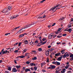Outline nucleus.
Instances as JSON below:
<instances>
[{
    "instance_id": "f257e3e1",
    "label": "nucleus",
    "mask_w": 73,
    "mask_h": 73,
    "mask_svg": "<svg viewBox=\"0 0 73 73\" xmlns=\"http://www.w3.org/2000/svg\"><path fill=\"white\" fill-rule=\"evenodd\" d=\"M57 7H61L60 5L58 4L56 6H55L54 7L51 8L50 10V11H52V12H55V11H56L57 9H60V8H57L56 9H55V8H56Z\"/></svg>"
},
{
    "instance_id": "f03ea898",
    "label": "nucleus",
    "mask_w": 73,
    "mask_h": 73,
    "mask_svg": "<svg viewBox=\"0 0 73 73\" xmlns=\"http://www.w3.org/2000/svg\"><path fill=\"white\" fill-rule=\"evenodd\" d=\"M8 9L6 8L3 9V11H2V12H3V13H5V15H8Z\"/></svg>"
},
{
    "instance_id": "7ed1b4c3",
    "label": "nucleus",
    "mask_w": 73,
    "mask_h": 73,
    "mask_svg": "<svg viewBox=\"0 0 73 73\" xmlns=\"http://www.w3.org/2000/svg\"><path fill=\"white\" fill-rule=\"evenodd\" d=\"M38 38L39 39L40 41V43H39L37 45V46H40L42 44H40L41 43H42L43 41H42V38H41V36H40V37H39Z\"/></svg>"
},
{
    "instance_id": "20e7f679",
    "label": "nucleus",
    "mask_w": 73,
    "mask_h": 73,
    "mask_svg": "<svg viewBox=\"0 0 73 73\" xmlns=\"http://www.w3.org/2000/svg\"><path fill=\"white\" fill-rule=\"evenodd\" d=\"M19 15H15L14 16L11 17L10 18V19H11V20H13V19H15V18H16L17 17H19Z\"/></svg>"
},
{
    "instance_id": "39448f33",
    "label": "nucleus",
    "mask_w": 73,
    "mask_h": 73,
    "mask_svg": "<svg viewBox=\"0 0 73 73\" xmlns=\"http://www.w3.org/2000/svg\"><path fill=\"white\" fill-rule=\"evenodd\" d=\"M33 25L32 24H31L30 25H26L25 26V27L23 28V29H25V28H27L29 27H30L31 25Z\"/></svg>"
},
{
    "instance_id": "423d86ee",
    "label": "nucleus",
    "mask_w": 73,
    "mask_h": 73,
    "mask_svg": "<svg viewBox=\"0 0 73 73\" xmlns=\"http://www.w3.org/2000/svg\"><path fill=\"white\" fill-rule=\"evenodd\" d=\"M56 68V66L54 65H50V66L48 67L49 69H55Z\"/></svg>"
},
{
    "instance_id": "0eeeda50",
    "label": "nucleus",
    "mask_w": 73,
    "mask_h": 73,
    "mask_svg": "<svg viewBox=\"0 0 73 73\" xmlns=\"http://www.w3.org/2000/svg\"><path fill=\"white\" fill-rule=\"evenodd\" d=\"M62 57H63L62 55L60 57L58 58L57 59L58 61H61V60H62Z\"/></svg>"
},
{
    "instance_id": "6e6552de",
    "label": "nucleus",
    "mask_w": 73,
    "mask_h": 73,
    "mask_svg": "<svg viewBox=\"0 0 73 73\" xmlns=\"http://www.w3.org/2000/svg\"><path fill=\"white\" fill-rule=\"evenodd\" d=\"M53 37V34L52 35V34H50L48 36L49 39H51Z\"/></svg>"
},
{
    "instance_id": "1a4fd4ad",
    "label": "nucleus",
    "mask_w": 73,
    "mask_h": 73,
    "mask_svg": "<svg viewBox=\"0 0 73 73\" xmlns=\"http://www.w3.org/2000/svg\"><path fill=\"white\" fill-rule=\"evenodd\" d=\"M28 72H31V70L29 69H25V73H27Z\"/></svg>"
},
{
    "instance_id": "9d476101",
    "label": "nucleus",
    "mask_w": 73,
    "mask_h": 73,
    "mask_svg": "<svg viewBox=\"0 0 73 73\" xmlns=\"http://www.w3.org/2000/svg\"><path fill=\"white\" fill-rule=\"evenodd\" d=\"M12 72H17V69L15 68H13L12 69Z\"/></svg>"
},
{
    "instance_id": "9b49d317",
    "label": "nucleus",
    "mask_w": 73,
    "mask_h": 73,
    "mask_svg": "<svg viewBox=\"0 0 73 73\" xmlns=\"http://www.w3.org/2000/svg\"><path fill=\"white\" fill-rule=\"evenodd\" d=\"M45 64H46V63L44 62L42 63H41V67H42V66H45Z\"/></svg>"
},
{
    "instance_id": "f8f14e48",
    "label": "nucleus",
    "mask_w": 73,
    "mask_h": 73,
    "mask_svg": "<svg viewBox=\"0 0 73 73\" xmlns=\"http://www.w3.org/2000/svg\"><path fill=\"white\" fill-rule=\"evenodd\" d=\"M7 52H8V51L7 50L3 51L2 52V54H7Z\"/></svg>"
},
{
    "instance_id": "ddd939ff",
    "label": "nucleus",
    "mask_w": 73,
    "mask_h": 73,
    "mask_svg": "<svg viewBox=\"0 0 73 73\" xmlns=\"http://www.w3.org/2000/svg\"><path fill=\"white\" fill-rule=\"evenodd\" d=\"M24 42L25 43V44H28V41L27 40H25Z\"/></svg>"
},
{
    "instance_id": "4468645a",
    "label": "nucleus",
    "mask_w": 73,
    "mask_h": 73,
    "mask_svg": "<svg viewBox=\"0 0 73 73\" xmlns=\"http://www.w3.org/2000/svg\"><path fill=\"white\" fill-rule=\"evenodd\" d=\"M65 71H66V69H63L62 71H61V73H64L65 72Z\"/></svg>"
},
{
    "instance_id": "2eb2a0df",
    "label": "nucleus",
    "mask_w": 73,
    "mask_h": 73,
    "mask_svg": "<svg viewBox=\"0 0 73 73\" xmlns=\"http://www.w3.org/2000/svg\"><path fill=\"white\" fill-rule=\"evenodd\" d=\"M30 65L31 66H36V64L34 63H31Z\"/></svg>"
},
{
    "instance_id": "dca6fc26",
    "label": "nucleus",
    "mask_w": 73,
    "mask_h": 73,
    "mask_svg": "<svg viewBox=\"0 0 73 73\" xmlns=\"http://www.w3.org/2000/svg\"><path fill=\"white\" fill-rule=\"evenodd\" d=\"M8 9H9L10 11H11V9H12V6H8Z\"/></svg>"
},
{
    "instance_id": "f3484780",
    "label": "nucleus",
    "mask_w": 73,
    "mask_h": 73,
    "mask_svg": "<svg viewBox=\"0 0 73 73\" xmlns=\"http://www.w3.org/2000/svg\"><path fill=\"white\" fill-rule=\"evenodd\" d=\"M72 27V25L71 24H68V28H71Z\"/></svg>"
},
{
    "instance_id": "a211bd4d",
    "label": "nucleus",
    "mask_w": 73,
    "mask_h": 73,
    "mask_svg": "<svg viewBox=\"0 0 73 73\" xmlns=\"http://www.w3.org/2000/svg\"><path fill=\"white\" fill-rule=\"evenodd\" d=\"M56 64L57 65H61V63L60 62L56 61Z\"/></svg>"
},
{
    "instance_id": "6ab92c4d",
    "label": "nucleus",
    "mask_w": 73,
    "mask_h": 73,
    "mask_svg": "<svg viewBox=\"0 0 73 73\" xmlns=\"http://www.w3.org/2000/svg\"><path fill=\"white\" fill-rule=\"evenodd\" d=\"M60 54H61V53H58L56 54L55 55V56H58L59 55H60Z\"/></svg>"
},
{
    "instance_id": "aec40b11",
    "label": "nucleus",
    "mask_w": 73,
    "mask_h": 73,
    "mask_svg": "<svg viewBox=\"0 0 73 73\" xmlns=\"http://www.w3.org/2000/svg\"><path fill=\"white\" fill-rule=\"evenodd\" d=\"M72 28L69 29L68 30V32H69L70 33L71 32H72Z\"/></svg>"
},
{
    "instance_id": "412c9836",
    "label": "nucleus",
    "mask_w": 73,
    "mask_h": 73,
    "mask_svg": "<svg viewBox=\"0 0 73 73\" xmlns=\"http://www.w3.org/2000/svg\"><path fill=\"white\" fill-rule=\"evenodd\" d=\"M18 58H24V57H25V56H18Z\"/></svg>"
},
{
    "instance_id": "4be33fe9",
    "label": "nucleus",
    "mask_w": 73,
    "mask_h": 73,
    "mask_svg": "<svg viewBox=\"0 0 73 73\" xmlns=\"http://www.w3.org/2000/svg\"><path fill=\"white\" fill-rule=\"evenodd\" d=\"M16 68L17 69H19V68H21V66H16Z\"/></svg>"
},
{
    "instance_id": "5701e85b",
    "label": "nucleus",
    "mask_w": 73,
    "mask_h": 73,
    "mask_svg": "<svg viewBox=\"0 0 73 73\" xmlns=\"http://www.w3.org/2000/svg\"><path fill=\"white\" fill-rule=\"evenodd\" d=\"M46 42L47 41H46L44 42H42V43H40V44L39 45H40V44H42L41 45H44V44H45Z\"/></svg>"
},
{
    "instance_id": "b1692460",
    "label": "nucleus",
    "mask_w": 73,
    "mask_h": 73,
    "mask_svg": "<svg viewBox=\"0 0 73 73\" xmlns=\"http://www.w3.org/2000/svg\"><path fill=\"white\" fill-rule=\"evenodd\" d=\"M46 54L47 56H49V52H46Z\"/></svg>"
},
{
    "instance_id": "393cba45",
    "label": "nucleus",
    "mask_w": 73,
    "mask_h": 73,
    "mask_svg": "<svg viewBox=\"0 0 73 73\" xmlns=\"http://www.w3.org/2000/svg\"><path fill=\"white\" fill-rule=\"evenodd\" d=\"M23 28L21 29L19 31H18V33H21V30H23Z\"/></svg>"
},
{
    "instance_id": "a878e982",
    "label": "nucleus",
    "mask_w": 73,
    "mask_h": 73,
    "mask_svg": "<svg viewBox=\"0 0 73 73\" xmlns=\"http://www.w3.org/2000/svg\"><path fill=\"white\" fill-rule=\"evenodd\" d=\"M11 66L8 67V70L11 71Z\"/></svg>"
},
{
    "instance_id": "bb28decb",
    "label": "nucleus",
    "mask_w": 73,
    "mask_h": 73,
    "mask_svg": "<svg viewBox=\"0 0 73 73\" xmlns=\"http://www.w3.org/2000/svg\"><path fill=\"white\" fill-rule=\"evenodd\" d=\"M70 66V65L69 64L67 65V66H65V68H66V69H67V68H68V66Z\"/></svg>"
},
{
    "instance_id": "cd10ccee",
    "label": "nucleus",
    "mask_w": 73,
    "mask_h": 73,
    "mask_svg": "<svg viewBox=\"0 0 73 73\" xmlns=\"http://www.w3.org/2000/svg\"><path fill=\"white\" fill-rule=\"evenodd\" d=\"M46 62H49V58H47Z\"/></svg>"
},
{
    "instance_id": "c85d7f7f",
    "label": "nucleus",
    "mask_w": 73,
    "mask_h": 73,
    "mask_svg": "<svg viewBox=\"0 0 73 73\" xmlns=\"http://www.w3.org/2000/svg\"><path fill=\"white\" fill-rule=\"evenodd\" d=\"M34 68L35 70H37V67L36 66H35L34 67Z\"/></svg>"
},
{
    "instance_id": "c756f323",
    "label": "nucleus",
    "mask_w": 73,
    "mask_h": 73,
    "mask_svg": "<svg viewBox=\"0 0 73 73\" xmlns=\"http://www.w3.org/2000/svg\"><path fill=\"white\" fill-rule=\"evenodd\" d=\"M32 59L33 60H37V58L36 57H35L34 58H33Z\"/></svg>"
},
{
    "instance_id": "7c9ffc66",
    "label": "nucleus",
    "mask_w": 73,
    "mask_h": 73,
    "mask_svg": "<svg viewBox=\"0 0 73 73\" xmlns=\"http://www.w3.org/2000/svg\"><path fill=\"white\" fill-rule=\"evenodd\" d=\"M24 35L23 34H21L19 35V37H23V36H24Z\"/></svg>"
},
{
    "instance_id": "2f4dec72",
    "label": "nucleus",
    "mask_w": 73,
    "mask_h": 73,
    "mask_svg": "<svg viewBox=\"0 0 73 73\" xmlns=\"http://www.w3.org/2000/svg\"><path fill=\"white\" fill-rule=\"evenodd\" d=\"M13 50H14L13 48H11L10 50V52H13Z\"/></svg>"
},
{
    "instance_id": "473e14b6",
    "label": "nucleus",
    "mask_w": 73,
    "mask_h": 73,
    "mask_svg": "<svg viewBox=\"0 0 73 73\" xmlns=\"http://www.w3.org/2000/svg\"><path fill=\"white\" fill-rule=\"evenodd\" d=\"M57 70H61V69L60 68H59V67H58L57 68Z\"/></svg>"
},
{
    "instance_id": "72a5a7b5",
    "label": "nucleus",
    "mask_w": 73,
    "mask_h": 73,
    "mask_svg": "<svg viewBox=\"0 0 73 73\" xmlns=\"http://www.w3.org/2000/svg\"><path fill=\"white\" fill-rule=\"evenodd\" d=\"M38 50L39 51H42V48H39L38 49Z\"/></svg>"
},
{
    "instance_id": "f704fd0d",
    "label": "nucleus",
    "mask_w": 73,
    "mask_h": 73,
    "mask_svg": "<svg viewBox=\"0 0 73 73\" xmlns=\"http://www.w3.org/2000/svg\"><path fill=\"white\" fill-rule=\"evenodd\" d=\"M30 44L31 45H33V44H34V42H30Z\"/></svg>"
},
{
    "instance_id": "c9c22d12",
    "label": "nucleus",
    "mask_w": 73,
    "mask_h": 73,
    "mask_svg": "<svg viewBox=\"0 0 73 73\" xmlns=\"http://www.w3.org/2000/svg\"><path fill=\"white\" fill-rule=\"evenodd\" d=\"M21 44H22V42H19V43L18 46H21Z\"/></svg>"
},
{
    "instance_id": "e433bc0d",
    "label": "nucleus",
    "mask_w": 73,
    "mask_h": 73,
    "mask_svg": "<svg viewBox=\"0 0 73 73\" xmlns=\"http://www.w3.org/2000/svg\"><path fill=\"white\" fill-rule=\"evenodd\" d=\"M27 49H24V50H23V52L25 53V52H26V51H27Z\"/></svg>"
},
{
    "instance_id": "4c0bfd02",
    "label": "nucleus",
    "mask_w": 73,
    "mask_h": 73,
    "mask_svg": "<svg viewBox=\"0 0 73 73\" xmlns=\"http://www.w3.org/2000/svg\"><path fill=\"white\" fill-rule=\"evenodd\" d=\"M66 53H65V54H64V55H63V57H64V58H65V57H66Z\"/></svg>"
},
{
    "instance_id": "58836bf2",
    "label": "nucleus",
    "mask_w": 73,
    "mask_h": 73,
    "mask_svg": "<svg viewBox=\"0 0 73 73\" xmlns=\"http://www.w3.org/2000/svg\"><path fill=\"white\" fill-rule=\"evenodd\" d=\"M65 50H62V51H60L61 53H62L63 52H65Z\"/></svg>"
},
{
    "instance_id": "ea45409f",
    "label": "nucleus",
    "mask_w": 73,
    "mask_h": 73,
    "mask_svg": "<svg viewBox=\"0 0 73 73\" xmlns=\"http://www.w3.org/2000/svg\"><path fill=\"white\" fill-rule=\"evenodd\" d=\"M28 54H29V53L27 52L25 54V56H27L28 55Z\"/></svg>"
},
{
    "instance_id": "a19ab883",
    "label": "nucleus",
    "mask_w": 73,
    "mask_h": 73,
    "mask_svg": "<svg viewBox=\"0 0 73 73\" xmlns=\"http://www.w3.org/2000/svg\"><path fill=\"white\" fill-rule=\"evenodd\" d=\"M52 36H53V38H55V37H56L57 36V35H53Z\"/></svg>"
},
{
    "instance_id": "79ce46f5",
    "label": "nucleus",
    "mask_w": 73,
    "mask_h": 73,
    "mask_svg": "<svg viewBox=\"0 0 73 73\" xmlns=\"http://www.w3.org/2000/svg\"><path fill=\"white\" fill-rule=\"evenodd\" d=\"M56 62H52V63L53 64H56Z\"/></svg>"
},
{
    "instance_id": "37998d69",
    "label": "nucleus",
    "mask_w": 73,
    "mask_h": 73,
    "mask_svg": "<svg viewBox=\"0 0 73 73\" xmlns=\"http://www.w3.org/2000/svg\"><path fill=\"white\" fill-rule=\"evenodd\" d=\"M66 56L67 57H69V54L68 53H67L66 54Z\"/></svg>"
},
{
    "instance_id": "c03bdc74",
    "label": "nucleus",
    "mask_w": 73,
    "mask_h": 73,
    "mask_svg": "<svg viewBox=\"0 0 73 73\" xmlns=\"http://www.w3.org/2000/svg\"><path fill=\"white\" fill-rule=\"evenodd\" d=\"M62 37V36L58 35L57 36L58 38H60V37Z\"/></svg>"
},
{
    "instance_id": "a18cd8bd",
    "label": "nucleus",
    "mask_w": 73,
    "mask_h": 73,
    "mask_svg": "<svg viewBox=\"0 0 73 73\" xmlns=\"http://www.w3.org/2000/svg\"><path fill=\"white\" fill-rule=\"evenodd\" d=\"M44 12H41L40 13V15H42V14H43V13H44Z\"/></svg>"
},
{
    "instance_id": "49530a36",
    "label": "nucleus",
    "mask_w": 73,
    "mask_h": 73,
    "mask_svg": "<svg viewBox=\"0 0 73 73\" xmlns=\"http://www.w3.org/2000/svg\"><path fill=\"white\" fill-rule=\"evenodd\" d=\"M32 52H34V53H36V51L35 50H33L31 51Z\"/></svg>"
},
{
    "instance_id": "de8ad7c7",
    "label": "nucleus",
    "mask_w": 73,
    "mask_h": 73,
    "mask_svg": "<svg viewBox=\"0 0 73 73\" xmlns=\"http://www.w3.org/2000/svg\"><path fill=\"white\" fill-rule=\"evenodd\" d=\"M62 29V28H59V29H58L57 31L58 32H59V31H61Z\"/></svg>"
},
{
    "instance_id": "09e8293b",
    "label": "nucleus",
    "mask_w": 73,
    "mask_h": 73,
    "mask_svg": "<svg viewBox=\"0 0 73 73\" xmlns=\"http://www.w3.org/2000/svg\"><path fill=\"white\" fill-rule=\"evenodd\" d=\"M45 0H43L42 1H40V3H43V2H44V1H45Z\"/></svg>"
},
{
    "instance_id": "8fccbe9b",
    "label": "nucleus",
    "mask_w": 73,
    "mask_h": 73,
    "mask_svg": "<svg viewBox=\"0 0 73 73\" xmlns=\"http://www.w3.org/2000/svg\"><path fill=\"white\" fill-rule=\"evenodd\" d=\"M35 43H36V44H38V41H36L35 42Z\"/></svg>"
},
{
    "instance_id": "3c124183",
    "label": "nucleus",
    "mask_w": 73,
    "mask_h": 73,
    "mask_svg": "<svg viewBox=\"0 0 73 73\" xmlns=\"http://www.w3.org/2000/svg\"><path fill=\"white\" fill-rule=\"evenodd\" d=\"M19 52V50H15V51L14 52L15 53H17V52Z\"/></svg>"
},
{
    "instance_id": "603ef678",
    "label": "nucleus",
    "mask_w": 73,
    "mask_h": 73,
    "mask_svg": "<svg viewBox=\"0 0 73 73\" xmlns=\"http://www.w3.org/2000/svg\"><path fill=\"white\" fill-rule=\"evenodd\" d=\"M8 35H10V33H7L5 34V36H7Z\"/></svg>"
},
{
    "instance_id": "864d4df0",
    "label": "nucleus",
    "mask_w": 73,
    "mask_h": 73,
    "mask_svg": "<svg viewBox=\"0 0 73 73\" xmlns=\"http://www.w3.org/2000/svg\"><path fill=\"white\" fill-rule=\"evenodd\" d=\"M5 73H9V71H5Z\"/></svg>"
},
{
    "instance_id": "5fc2aeb1",
    "label": "nucleus",
    "mask_w": 73,
    "mask_h": 73,
    "mask_svg": "<svg viewBox=\"0 0 73 73\" xmlns=\"http://www.w3.org/2000/svg\"><path fill=\"white\" fill-rule=\"evenodd\" d=\"M27 64H29V63H30V62H29V61H27L26 62Z\"/></svg>"
},
{
    "instance_id": "6e6d98bb",
    "label": "nucleus",
    "mask_w": 73,
    "mask_h": 73,
    "mask_svg": "<svg viewBox=\"0 0 73 73\" xmlns=\"http://www.w3.org/2000/svg\"><path fill=\"white\" fill-rule=\"evenodd\" d=\"M42 40L43 41H45V40H46V38H42Z\"/></svg>"
},
{
    "instance_id": "4d7b16f0",
    "label": "nucleus",
    "mask_w": 73,
    "mask_h": 73,
    "mask_svg": "<svg viewBox=\"0 0 73 73\" xmlns=\"http://www.w3.org/2000/svg\"><path fill=\"white\" fill-rule=\"evenodd\" d=\"M64 31H67V32H68V28H67L64 30Z\"/></svg>"
},
{
    "instance_id": "13d9d810",
    "label": "nucleus",
    "mask_w": 73,
    "mask_h": 73,
    "mask_svg": "<svg viewBox=\"0 0 73 73\" xmlns=\"http://www.w3.org/2000/svg\"><path fill=\"white\" fill-rule=\"evenodd\" d=\"M70 60H71V61L73 60V56H72L71 58H70Z\"/></svg>"
},
{
    "instance_id": "bf43d9fd",
    "label": "nucleus",
    "mask_w": 73,
    "mask_h": 73,
    "mask_svg": "<svg viewBox=\"0 0 73 73\" xmlns=\"http://www.w3.org/2000/svg\"><path fill=\"white\" fill-rule=\"evenodd\" d=\"M42 71L43 72H46V71H45V70H42Z\"/></svg>"
},
{
    "instance_id": "052dcab7",
    "label": "nucleus",
    "mask_w": 73,
    "mask_h": 73,
    "mask_svg": "<svg viewBox=\"0 0 73 73\" xmlns=\"http://www.w3.org/2000/svg\"><path fill=\"white\" fill-rule=\"evenodd\" d=\"M30 69H31V70H34L33 68L31 67Z\"/></svg>"
},
{
    "instance_id": "680f3d73",
    "label": "nucleus",
    "mask_w": 73,
    "mask_h": 73,
    "mask_svg": "<svg viewBox=\"0 0 73 73\" xmlns=\"http://www.w3.org/2000/svg\"><path fill=\"white\" fill-rule=\"evenodd\" d=\"M55 25H56V23H54L52 25V27H53V26H54Z\"/></svg>"
},
{
    "instance_id": "e2e57ef3",
    "label": "nucleus",
    "mask_w": 73,
    "mask_h": 73,
    "mask_svg": "<svg viewBox=\"0 0 73 73\" xmlns=\"http://www.w3.org/2000/svg\"><path fill=\"white\" fill-rule=\"evenodd\" d=\"M42 17H38V19H42Z\"/></svg>"
},
{
    "instance_id": "0e129e2a",
    "label": "nucleus",
    "mask_w": 73,
    "mask_h": 73,
    "mask_svg": "<svg viewBox=\"0 0 73 73\" xmlns=\"http://www.w3.org/2000/svg\"><path fill=\"white\" fill-rule=\"evenodd\" d=\"M19 44V43L18 42H17L15 44H14V45H15V46H16V45H17V44Z\"/></svg>"
},
{
    "instance_id": "69168bd1",
    "label": "nucleus",
    "mask_w": 73,
    "mask_h": 73,
    "mask_svg": "<svg viewBox=\"0 0 73 73\" xmlns=\"http://www.w3.org/2000/svg\"><path fill=\"white\" fill-rule=\"evenodd\" d=\"M20 26H19L17 27H16L15 28V29H16V30L17 29H19V28H20Z\"/></svg>"
},
{
    "instance_id": "338daca9",
    "label": "nucleus",
    "mask_w": 73,
    "mask_h": 73,
    "mask_svg": "<svg viewBox=\"0 0 73 73\" xmlns=\"http://www.w3.org/2000/svg\"><path fill=\"white\" fill-rule=\"evenodd\" d=\"M63 36H66V34H65L62 35Z\"/></svg>"
},
{
    "instance_id": "774afa93",
    "label": "nucleus",
    "mask_w": 73,
    "mask_h": 73,
    "mask_svg": "<svg viewBox=\"0 0 73 73\" xmlns=\"http://www.w3.org/2000/svg\"><path fill=\"white\" fill-rule=\"evenodd\" d=\"M73 54H71L70 56V57H73Z\"/></svg>"
}]
</instances>
